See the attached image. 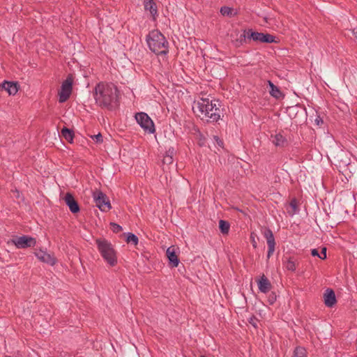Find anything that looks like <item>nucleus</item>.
Returning <instances> with one entry per match:
<instances>
[{
	"label": "nucleus",
	"mask_w": 357,
	"mask_h": 357,
	"mask_svg": "<svg viewBox=\"0 0 357 357\" xmlns=\"http://www.w3.org/2000/svg\"><path fill=\"white\" fill-rule=\"evenodd\" d=\"M93 96L102 108L112 110L119 105V91L113 83H98L94 88Z\"/></svg>",
	"instance_id": "1"
},
{
	"label": "nucleus",
	"mask_w": 357,
	"mask_h": 357,
	"mask_svg": "<svg viewBox=\"0 0 357 357\" xmlns=\"http://www.w3.org/2000/svg\"><path fill=\"white\" fill-rule=\"evenodd\" d=\"M221 107V102L218 99L210 100L202 98L197 102V108L200 113L199 116L202 119L207 118L206 121L212 123L218 121L221 116H223Z\"/></svg>",
	"instance_id": "2"
},
{
	"label": "nucleus",
	"mask_w": 357,
	"mask_h": 357,
	"mask_svg": "<svg viewBox=\"0 0 357 357\" xmlns=\"http://www.w3.org/2000/svg\"><path fill=\"white\" fill-rule=\"evenodd\" d=\"M146 41L149 49L155 54L165 55L168 53V42L158 30L149 32L146 36Z\"/></svg>",
	"instance_id": "3"
},
{
	"label": "nucleus",
	"mask_w": 357,
	"mask_h": 357,
	"mask_svg": "<svg viewBox=\"0 0 357 357\" xmlns=\"http://www.w3.org/2000/svg\"><path fill=\"white\" fill-rule=\"evenodd\" d=\"M98 250L107 264L113 267L117 264V252L113 245L106 238L96 239Z\"/></svg>",
	"instance_id": "4"
},
{
	"label": "nucleus",
	"mask_w": 357,
	"mask_h": 357,
	"mask_svg": "<svg viewBox=\"0 0 357 357\" xmlns=\"http://www.w3.org/2000/svg\"><path fill=\"white\" fill-rule=\"evenodd\" d=\"M13 243L18 249H25L34 247L36 244V240L30 236L22 235V236H14L8 243Z\"/></svg>",
	"instance_id": "5"
},
{
	"label": "nucleus",
	"mask_w": 357,
	"mask_h": 357,
	"mask_svg": "<svg viewBox=\"0 0 357 357\" xmlns=\"http://www.w3.org/2000/svg\"><path fill=\"white\" fill-rule=\"evenodd\" d=\"M93 198L96 206L102 212H106L112 208V206L107 196L100 190L93 192Z\"/></svg>",
	"instance_id": "6"
},
{
	"label": "nucleus",
	"mask_w": 357,
	"mask_h": 357,
	"mask_svg": "<svg viewBox=\"0 0 357 357\" xmlns=\"http://www.w3.org/2000/svg\"><path fill=\"white\" fill-rule=\"evenodd\" d=\"M248 35L247 37L249 38L250 41L252 40L255 42L261 43H273L276 42L275 36L270 33L257 32L252 29H248Z\"/></svg>",
	"instance_id": "7"
},
{
	"label": "nucleus",
	"mask_w": 357,
	"mask_h": 357,
	"mask_svg": "<svg viewBox=\"0 0 357 357\" xmlns=\"http://www.w3.org/2000/svg\"><path fill=\"white\" fill-rule=\"evenodd\" d=\"M73 78L71 75H69L62 82L61 90L59 92V102H65L69 98L73 90Z\"/></svg>",
	"instance_id": "8"
},
{
	"label": "nucleus",
	"mask_w": 357,
	"mask_h": 357,
	"mask_svg": "<svg viewBox=\"0 0 357 357\" xmlns=\"http://www.w3.org/2000/svg\"><path fill=\"white\" fill-rule=\"evenodd\" d=\"M135 119L137 123L149 133L155 132V126L153 121L145 112H139L135 114Z\"/></svg>",
	"instance_id": "9"
},
{
	"label": "nucleus",
	"mask_w": 357,
	"mask_h": 357,
	"mask_svg": "<svg viewBox=\"0 0 357 357\" xmlns=\"http://www.w3.org/2000/svg\"><path fill=\"white\" fill-rule=\"evenodd\" d=\"M262 234L264 238L266 239L267 245H268V252H267V259H268L274 253L275 247V241L273 236V233L271 229L268 227H265L262 230Z\"/></svg>",
	"instance_id": "10"
},
{
	"label": "nucleus",
	"mask_w": 357,
	"mask_h": 357,
	"mask_svg": "<svg viewBox=\"0 0 357 357\" xmlns=\"http://www.w3.org/2000/svg\"><path fill=\"white\" fill-rule=\"evenodd\" d=\"M63 199L72 213H77L79 212V205L71 193H66Z\"/></svg>",
	"instance_id": "11"
},
{
	"label": "nucleus",
	"mask_w": 357,
	"mask_h": 357,
	"mask_svg": "<svg viewBox=\"0 0 357 357\" xmlns=\"http://www.w3.org/2000/svg\"><path fill=\"white\" fill-rule=\"evenodd\" d=\"M35 255L40 261L51 266H54L56 262V259L53 255L42 250H36Z\"/></svg>",
	"instance_id": "12"
},
{
	"label": "nucleus",
	"mask_w": 357,
	"mask_h": 357,
	"mask_svg": "<svg viewBox=\"0 0 357 357\" xmlns=\"http://www.w3.org/2000/svg\"><path fill=\"white\" fill-rule=\"evenodd\" d=\"M166 255L172 267L176 268L178 266L180 261L176 253V248L174 246H170L167 248Z\"/></svg>",
	"instance_id": "13"
},
{
	"label": "nucleus",
	"mask_w": 357,
	"mask_h": 357,
	"mask_svg": "<svg viewBox=\"0 0 357 357\" xmlns=\"http://www.w3.org/2000/svg\"><path fill=\"white\" fill-rule=\"evenodd\" d=\"M144 7L146 11L149 10L151 15L152 20L155 21L158 17V7L153 0H144Z\"/></svg>",
	"instance_id": "14"
},
{
	"label": "nucleus",
	"mask_w": 357,
	"mask_h": 357,
	"mask_svg": "<svg viewBox=\"0 0 357 357\" xmlns=\"http://www.w3.org/2000/svg\"><path fill=\"white\" fill-rule=\"evenodd\" d=\"M324 301L328 307H333L337 303L335 291L332 289H326L324 293Z\"/></svg>",
	"instance_id": "15"
},
{
	"label": "nucleus",
	"mask_w": 357,
	"mask_h": 357,
	"mask_svg": "<svg viewBox=\"0 0 357 357\" xmlns=\"http://www.w3.org/2000/svg\"><path fill=\"white\" fill-rule=\"evenodd\" d=\"M176 153V151L174 147H169L166 151L165 155L163 156L162 165L163 170L166 171V168L169 165H172L174 162V155Z\"/></svg>",
	"instance_id": "16"
},
{
	"label": "nucleus",
	"mask_w": 357,
	"mask_h": 357,
	"mask_svg": "<svg viewBox=\"0 0 357 357\" xmlns=\"http://www.w3.org/2000/svg\"><path fill=\"white\" fill-rule=\"evenodd\" d=\"M1 87L6 91L9 95H15L19 90V84L17 82L4 81Z\"/></svg>",
	"instance_id": "17"
},
{
	"label": "nucleus",
	"mask_w": 357,
	"mask_h": 357,
	"mask_svg": "<svg viewBox=\"0 0 357 357\" xmlns=\"http://www.w3.org/2000/svg\"><path fill=\"white\" fill-rule=\"evenodd\" d=\"M259 289L262 293H267L271 289V283L269 280L263 274L257 281Z\"/></svg>",
	"instance_id": "18"
},
{
	"label": "nucleus",
	"mask_w": 357,
	"mask_h": 357,
	"mask_svg": "<svg viewBox=\"0 0 357 357\" xmlns=\"http://www.w3.org/2000/svg\"><path fill=\"white\" fill-rule=\"evenodd\" d=\"M248 35V29H244L243 33L236 34L237 38L232 40V43L236 47H240L244 44L248 43L250 42L249 38L247 37Z\"/></svg>",
	"instance_id": "19"
},
{
	"label": "nucleus",
	"mask_w": 357,
	"mask_h": 357,
	"mask_svg": "<svg viewBox=\"0 0 357 357\" xmlns=\"http://www.w3.org/2000/svg\"><path fill=\"white\" fill-rule=\"evenodd\" d=\"M271 139L273 144L279 147H285L288 145V141L281 133L271 135Z\"/></svg>",
	"instance_id": "20"
},
{
	"label": "nucleus",
	"mask_w": 357,
	"mask_h": 357,
	"mask_svg": "<svg viewBox=\"0 0 357 357\" xmlns=\"http://www.w3.org/2000/svg\"><path fill=\"white\" fill-rule=\"evenodd\" d=\"M61 136L68 142L72 143L75 136L73 130L63 127L61 130Z\"/></svg>",
	"instance_id": "21"
},
{
	"label": "nucleus",
	"mask_w": 357,
	"mask_h": 357,
	"mask_svg": "<svg viewBox=\"0 0 357 357\" xmlns=\"http://www.w3.org/2000/svg\"><path fill=\"white\" fill-rule=\"evenodd\" d=\"M268 83L270 87V94L277 99L280 98L282 96V92L280 89L270 80L268 81Z\"/></svg>",
	"instance_id": "22"
},
{
	"label": "nucleus",
	"mask_w": 357,
	"mask_h": 357,
	"mask_svg": "<svg viewBox=\"0 0 357 357\" xmlns=\"http://www.w3.org/2000/svg\"><path fill=\"white\" fill-rule=\"evenodd\" d=\"M230 225L229 222L220 220L219 221V229L222 234H227L229 231Z\"/></svg>",
	"instance_id": "23"
},
{
	"label": "nucleus",
	"mask_w": 357,
	"mask_h": 357,
	"mask_svg": "<svg viewBox=\"0 0 357 357\" xmlns=\"http://www.w3.org/2000/svg\"><path fill=\"white\" fill-rule=\"evenodd\" d=\"M220 12L222 15L229 17H231L236 14V13H233V8L225 6L220 8Z\"/></svg>",
	"instance_id": "24"
},
{
	"label": "nucleus",
	"mask_w": 357,
	"mask_h": 357,
	"mask_svg": "<svg viewBox=\"0 0 357 357\" xmlns=\"http://www.w3.org/2000/svg\"><path fill=\"white\" fill-rule=\"evenodd\" d=\"M126 241L128 243H131L135 245H137L138 244L139 239H138V237L135 234H134L132 233H128Z\"/></svg>",
	"instance_id": "25"
},
{
	"label": "nucleus",
	"mask_w": 357,
	"mask_h": 357,
	"mask_svg": "<svg viewBox=\"0 0 357 357\" xmlns=\"http://www.w3.org/2000/svg\"><path fill=\"white\" fill-rule=\"evenodd\" d=\"M292 357H307L305 349L301 347H296Z\"/></svg>",
	"instance_id": "26"
},
{
	"label": "nucleus",
	"mask_w": 357,
	"mask_h": 357,
	"mask_svg": "<svg viewBox=\"0 0 357 357\" xmlns=\"http://www.w3.org/2000/svg\"><path fill=\"white\" fill-rule=\"evenodd\" d=\"M285 268L288 270V271H295L296 269V262L294 260V259L292 257H289L286 263H285Z\"/></svg>",
	"instance_id": "27"
},
{
	"label": "nucleus",
	"mask_w": 357,
	"mask_h": 357,
	"mask_svg": "<svg viewBox=\"0 0 357 357\" xmlns=\"http://www.w3.org/2000/svg\"><path fill=\"white\" fill-rule=\"evenodd\" d=\"M289 206L292 208V212L291 213L289 212V213L291 215H294L295 213H297L299 211V208H298V201H297V199L296 198H293L291 200V202L289 203Z\"/></svg>",
	"instance_id": "28"
},
{
	"label": "nucleus",
	"mask_w": 357,
	"mask_h": 357,
	"mask_svg": "<svg viewBox=\"0 0 357 357\" xmlns=\"http://www.w3.org/2000/svg\"><path fill=\"white\" fill-rule=\"evenodd\" d=\"M110 226H111V229L112 230V231L114 233L117 234L123 230L122 227L121 225H118L117 223L111 222Z\"/></svg>",
	"instance_id": "29"
},
{
	"label": "nucleus",
	"mask_w": 357,
	"mask_h": 357,
	"mask_svg": "<svg viewBox=\"0 0 357 357\" xmlns=\"http://www.w3.org/2000/svg\"><path fill=\"white\" fill-rule=\"evenodd\" d=\"M277 300V296L276 294L273 291H272L268 297V302L270 305H273L275 303V302Z\"/></svg>",
	"instance_id": "30"
},
{
	"label": "nucleus",
	"mask_w": 357,
	"mask_h": 357,
	"mask_svg": "<svg viewBox=\"0 0 357 357\" xmlns=\"http://www.w3.org/2000/svg\"><path fill=\"white\" fill-rule=\"evenodd\" d=\"M213 139L215 141L217 145L220 147V148H223L224 147V142L222 141V139H221L220 138H219L218 136L217 135H214L213 136Z\"/></svg>",
	"instance_id": "31"
},
{
	"label": "nucleus",
	"mask_w": 357,
	"mask_h": 357,
	"mask_svg": "<svg viewBox=\"0 0 357 357\" xmlns=\"http://www.w3.org/2000/svg\"><path fill=\"white\" fill-rule=\"evenodd\" d=\"M92 139L95 140L97 143H101L102 142V136L100 133H98L97 135H94L91 136Z\"/></svg>",
	"instance_id": "32"
},
{
	"label": "nucleus",
	"mask_w": 357,
	"mask_h": 357,
	"mask_svg": "<svg viewBox=\"0 0 357 357\" xmlns=\"http://www.w3.org/2000/svg\"><path fill=\"white\" fill-rule=\"evenodd\" d=\"M319 258L321 259H326V247H323L321 248V253L319 254Z\"/></svg>",
	"instance_id": "33"
},
{
	"label": "nucleus",
	"mask_w": 357,
	"mask_h": 357,
	"mask_svg": "<svg viewBox=\"0 0 357 357\" xmlns=\"http://www.w3.org/2000/svg\"><path fill=\"white\" fill-rule=\"evenodd\" d=\"M257 321H258V320H257V319L256 318V317L252 316V317H251L250 318V319H249V323H250L251 325H252L255 328H257V323H256V322H257Z\"/></svg>",
	"instance_id": "34"
},
{
	"label": "nucleus",
	"mask_w": 357,
	"mask_h": 357,
	"mask_svg": "<svg viewBox=\"0 0 357 357\" xmlns=\"http://www.w3.org/2000/svg\"><path fill=\"white\" fill-rule=\"evenodd\" d=\"M198 144L200 146H204L205 145V137L202 134L199 135Z\"/></svg>",
	"instance_id": "35"
},
{
	"label": "nucleus",
	"mask_w": 357,
	"mask_h": 357,
	"mask_svg": "<svg viewBox=\"0 0 357 357\" xmlns=\"http://www.w3.org/2000/svg\"><path fill=\"white\" fill-rule=\"evenodd\" d=\"M311 255L313 257H319V256H320L318 250L317 249H315V248L312 249L311 250Z\"/></svg>",
	"instance_id": "36"
},
{
	"label": "nucleus",
	"mask_w": 357,
	"mask_h": 357,
	"mask_svg": "<svg viewBox=\"0 0 357 357\" xmlns=\"http://www.w3.org/2000/svg\"><path fill=\"white\" fill-rule=\"evenodd\" d=\"M250 238H251V242H252V246L255 248H256L257 246V241H255V238L252 236V234H251Z\"/></svg>",
	"instance_id": "37"
},
{
	"label": "nucleus",
	"mask_w": 357,
	"mask_h": 357,
	"mask_svg": "<svg viewBox=\"0 0 357 357\" xmlns=\"http://www.w3.org/2000/svg\"><path fill=\"white\" fill-rule=\"evenodd\" d=\"M315 123L317 125H320V124H322L324 122H323V120L321 119V118L318 116L316 119H315Z\"/></svg>",
	"instance_id": "38"
},
{
	"label": "nucleus",
	"mask_w": 357,
	"mask_h": 357,
	"mask_svg": "<svg viewBox=\"0 0 357 357\" xmlns=\"http://www.w3.org/2000/svg\"><path fill=\"white\" fill-rule=\"evenodd\" d=\"M353 33L357 39V27L353 30Z\"/></svg>",
	"instance_id": "39"
},
{
	"label": "nucleus",
	"mask_w": 357,
	"mask_h": 357,
	"mask_svg": "<svg viewBox=\"0 0 357 357\" xmlns=\"http://www.w3.org/2000/svg\"><path fill=\"white\" fill-rule=\"evenodd\" d=\"M201 357H205V356H202Z\"/></svg>",
	"instance_id": "40"
},
{
	"label": "nucleus",
	"mask_w": 357,
	"mask_h": 357,
	"mask_svg": "<svg viewBox=\"0 0 357 357\" xmlns=\"http://www.w3.org/2000/svg\"><path fill=\"white\" fill-rule=\"evenodd\" d=\"M6 357H11V356H6Z\"/></svg>",
	"instance_id": "41"
}]
</instances>
